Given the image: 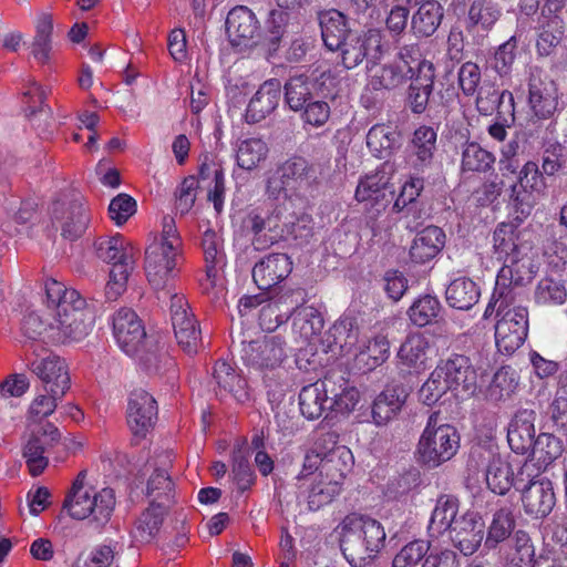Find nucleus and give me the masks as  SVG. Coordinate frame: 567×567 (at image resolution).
I'll use <instances>...</instances> for the list:
<instances>
[{
  "mask_svg": "<svg viewBox=\"0 0 567 567\" xmlns=\"http://www.w3.org/2000/svg\"><path fill=\"white\" fill-rule=\"evenodd\" d=\"M48 307L55 309V343L79 342L92 330L93 313L85 299L73 288L49 279L45 282Z\"/></svg>",
  "mask_w": 567,
  "mask_h": 567,
  "instance_id": "f257e3e1",
  "label": "nucleus"
},
{
  "mask_svg": "<svg viewBox=\"0 0 567 567\" xmlns=\"http://www.w3.org/2000/svg\"><path fill=\"white\" fill-rule=\"evenodd\" d=\"M243 363L264 373L262 380L268 395L284 392L280 373L276 372L287 359L286 341L280 336H265L261 339L241 341L239 352Z\"/></svg>",
  "mask_w": 567,
  "mask_h": 567,
  "instance_id": "f03ea898",
  "label": "nucleus"
},
{
  "mask_svg": "<svg viewBox=\"0 0 567 567\" xmlns=\"http://www.w3.org/2000/svg\"><path fill=\"white\" fill-rule=\"evenodd\" d=\"M437 421L439 412L431 413L417 444L420 461L429 467H437L450 461L460 449L457 430Z\"/></svg>",
  "mask_w": 567,
  "mask_h": 567,
  "instance_id": "7ed1b4c3",
  "label": "nucleus"
},
{
  "mask_svg": "<svg viewBox=\"0 0 567 567\" xmlns=\"http://www.w3.org/2000/svg\"><path fill=\"white\" fill-rule=\"evenodd\" d=\"M497 264L503 266L497 272L496 284L512 291L528 284L537 274L540 259L536 250H493Z\"/></svg>",
  "mask_w": 567,
  "mask_h": 567,
  "instance_id": "20e7f679",
  "label": "nucleus"
},
{
  "mask_svg": "<svg viewBox=\"0 0 567 567\" xmlns=\"http://www.w3.org/2000/svg\"><path fill=\"white\" fill-rule=\"evenodd\" d=\"M433 371L434 377L455 396L468 398L475 394L477 372L467 355L452 353L445 359H440Z\"/></svg>",
  "mask_w": 567,
  "mask_h": 567,
  "instance_id": "39448f33",
  "label": "nucleus"
},
{
  "mask_svg": "<svg viewBox=\"0 0 567 567\" xmlns=\"http://www.w3.org/2000/svg\"><path fill=\"white\" fill-rule=\"evenodd\" d=\"M115 504L114 489L105 487L93 495L89 492L73 496L66 494L62 507L73 519L82 520L91 517L97 525L104 526L111 519Z\"/></svg>",
  "mask_w": 567,
  "mask_h": 567,
  "instance_id": "423d86ee",
  "label": "nucleus"
},
{
  "mask_svg": "<svg viewBox=\"0 0 567 567\" xmlns=\"http://www.w3.org/2000/svg\"><path fill=\"white\" fill-rule=\"evenodd\" d=\"M32 352L27 355V367L42 384V389H55L68 392L71 388L69 368L63 358L53 352L32 346Z\"/></svg>",
  "mask_w": 567,
  "mask_h": 567,
  "instance_id": "0eeeda50",
  "label": "nucleus"
},
{
  "mask_svg": "<svg viewBox=\"0 0 567 567\" xmlns=\"http://www.w3.org/2000/svg\"><path fill=\"white\" fill-rule=\"evenodd\" d=\"M529 328L528 309L517 305L508 307L495 324V344L499 352L512 354L519 349Z\"/></svg>",
  "mask_w": 567,
  "mask_h": 567,
  "instance_id": "6e6552de",
  "label": "nucleus"
},
{
  "mask_svg": "<svg viewBox=\"0 0 567 567\" xmlns=\"http://www.w3.org/2000/svg\"><path fill=\"white\" fill-rule=\"evenodd\" d=\"M171 320L181 349L189 355L196 354L202 346V331L188 301L182 295L171 297Z\"/></svg>",
  "mask_w": 567,
  "mask_h": 567,
  "instance_id": "1a4fd4ad",
  "label": "nucleus"
},
{
  "mask_svg": "<svg viewBox=\"0 0 567 567\" xmlns=\"http://www.w3.org/2000/svg\"><path fill=\"white\" fill-rule=\"evenodd\" d=\"M546 188L545 179L535 162L524 164L518 174L517 183L511 186L509 204L513 206L515 219L523 221L532 212L534 195L542 194Z\"/></svg>",
  "mask_w": 567,
  "mask_h": 567,
  "instance_id": "9d476101",
  "label": "nucleus"
},
{
  "mask_svg": "<svg viewBox=\"0 0 567 567\" xmlns=\"http://www.w3.org/2000/svg\"><path fill=\"white\" fill-rule=\"evenodd\" d=\"M421 59L419 50L411 48H403L400 55L393 62L377 69L371 74L370 84L373 89H395L411 80L416 74L417 62H424Z\"/></svg>",
  "mask_w": 567,
  "mask_h": 567,
  "instance_id": "9b49d317",
  "label": "nucleus"
},
{
  "mask_svg": "<svg viewBox=\"0 0 567 567\" xmlns=\"http://www.w3.org/2000/svg\"><path fill=\"white\" fill-rule=\"evenodd\" d=\"M112 332L118 348L130 357L144 347L146 330L142 319L131 308H121L112 316Z\"/></svg>",
  "mask_w": 567,
  "mask_h": 567,
  "instance_id": "f8f14e48",
  "label": "nucleus"
},
{
  "mask_svg": "<svg viewBox=\"0 0 567 567\" xmlns=\"http://www.w3.org/2000/svg\"><path fill=\"white\" fill-rule=\"evenodd\" d=\"M226 33L233 47L247 50L259 43L261 25L252 10L237 6L227 14Z\"/></svg>",
  "mask_w": 567,
  "mask_h": 567,
  "instance_id": "ddd939ff",
  "label": "nucleus"
},
{
  "mask_svg": "<svg viewBox=\"0 0 567 567\" xmlns=\"http://www.w3.org/2000/svg\"><path fill=\"white\" fill-rule=\"evenodd\" d=\"M97 257L110 265L104 296L109 302L116 301L127 289L128 277L134 266L133 250H96Z\"/></svg>",
  "mask_w": 567,
  "mask_h": 567,
  "instance_id": "4468645a",
  "label": "nucleus"
},
{
  "mask_svg": "<svg viewBox=\"0 0 567 567\" xmlns=\"http://www.w3.org/2000/svg\"><path fill=\"white\" fill-rule=\"evenodd\" d=\"M158 406L154 396L143 389L130 393L126 409L127 425L135 437L144 439L154 427Z\"/></svg>",
  "mask_w": 567,
  "mask_h": 567,
  "instance_id": "2eb2a0df",
  "label": "nucleus"
},
{
  "mask_svg": "<svg viewBox=\"0 0 567 567\" xmlns=\"http://www.w3.org/2000/svg\"><path fill=\"white\" fill-rule=\"evenodd\" d=\"M51 215L60 225L61 236L71 243L85 233L90 223L87 209L80 198H63L54 202Z\"/></svg>",
  "mask_w": 567,
  "mask_h": 567,
  "instance_id": "dca6fc26",
  "label": "nucleus"
},
{
  "mask_svg": "<svg viewBox=\"0 0 567 567\" xmlns=\"http://www.w3.org/2000/svg\"><path fill=\"white\" fill-rule=\"evenodd\" d=\"M382 33L380 30H368L363 35L353 33L334 52L339 53L342 65L350 70L358 66L364 58L377 60L381 55Z\"/></svg>",
  "mask_w": 567,
  "mask_h": 567,
  "instance_id": "f3484780",
  "label": "nucleus"
},
{
  "mask_svg": "<svg viewBox=\"0 0 567 567\" xmlns=\"http://www.w3.org/2000/svg\"><path fill=\"white\" fill-rule=\"evenodd\" d=\"M291 271V257L276 251L255 264L252 279L260 290H268L284 281Z\"/></svg>",
  "mask_w": 567,
  "mask_h": 567,
  "instance_id": "a211bd4d",
  "label": "nucleus"
},
{
  "mask_svg": "<svg viewBox=\"0 0 567 567\" xmlns=\"http://www.w3.org/2000/svg\"><path fill=\"white\" fill-rule=\"evenodd\" d=\"M177 250H145L144 269L150 285L162 290L177 274Z\"/></svg>",
  "mask_w": 567,
  "mask_h": 567,
  "instance_id": "6ab92c4d",
  "label": "nucleus"
},
{
  "mask_svg": "<svg viewBox=\"0 0 567 567\" xmlns=\"http://www.w3.org/2000/svg\"><path fill=\"white\" fill-rule=\"evenodd\" d=\"M334 390V374H327L322 380L306 385L299 393V408L301 414L308 420H318L326 410L329 392Z\"/></svg>",
  "mask_w": 567,
  "mask_h": 567,
  "instance_id": "aec40b11",
  "label": "nucleus"
},
{
  "mask_svg": "<svg viewBox=\"0 0 567 567\" xmlns=\"http://www.w3.org/2000/svg\"><path fill=\"white\" fill-rule=\"evenodd\" d=\"M520 499L526 515L536 519L547 517L556 504L551 481L543 477L539 482L527 485L523 488Z\"/></svg>",
  "mask_w": 567,
  "mask_h": 567,
  "instance_id": "412c9836",
  "label": "nucleus"
},
{
  "mask_svg": "<svg viewBox=\"0 0 567 567\" xmlns=\"http://www.w3.org/2000/svg\"><path fill=\"white\" fill-rule=\"evenodd\" d=\"M536 412L520 409L512 417L507 427V442L516 454H526L536 443Z\"/></svg>",
  "mask_w": 567,
  "mask_h": 567,
  "instance_id": "4be33fe9",
  "label": "nucleus"
},
{
  "mask_svg": "<svg viewBox=\"0 0 567 567\" xmlns=\"http://www.w3.org/2000/svg\"><path fill=\"white\" fill-rule=\"evenodd\" d=\"M436 132L433 127H417L409 144L406 164L416 172H423L432 166L436 151Z\"/></svg>",
  "mask_w": 567,
  "mask_h": 567,
  "instance_id": "5701e85b",
  "label": "nucleus"
},
{
  "mask_svg": "<svg viewBox=\"0 0 567 567\" xmlns=\"http://www.w3.org/2000/svg\"><path fill=\"white\" fill-rule=\"evenodd\" d=\"M395 173L393 164H381L375 171L363 176L357 186L354 197L358 202H379L384 198L385 190L392 188ZM392 193V190H390Z\"/></svg>",
  "mask_w": 567,
  "mask_h": 567,
  "instance_id": "b1692460",
  "label": "nucleus"
},
{
  "mask_svg": "<svg viewBox=\"0 0 567 567\" xmlns=\"http://www.w3.org/2000/svg\"><path fill=\"white\" fill-rule=\"evenodd\" d=\"M454 546L465 556L474 554L484 538V524L473 513L458 517L456 525L449 533Z\"/></svg>",
  "mask_w": 567,
  "mask_h": 567,
  "instance_id": "393cba45",
  "label": "nucleus"
},
{
  "mask_svg": "<svg viewBox=\"0 0 567 567\" xmlns=\"http://www.w3.org/2000/svg\"><path fill=\"white\" fill-rule=\"evenodd\" d=\"M241 231L250 237L252 244L272 246L278 244L281 238H286L276 230L272 219L259 209H249L241 219Z\"/></svg>",
  "mask_w": 567,
  "mask_h": 567,
  "instance_id": "a878e982",
  "label": "nucleus"
},
{
  "mask_svg": "<svg viewBox=\"0 0 567 567\" xmlns=\"http://www.w3.org/2000/svg\"><path fill=\"white\" fill-rule=\"evenodd\" d=\"M227 266L225 250H205V276L199 279L203 295L210 300H219L225 295V285L221 277Z\"/></svg>",
  "mask_w": 567,
  "mask_h": 567,
  "instance_id": "bb28decb",
  "label": "nucleus"
},
{
  "mask_svg": "<svg viewBox=\"0 0 567 567\" xmlns=\"http://www.w3.org/2000/svg\"><path fill=\"white\" fill-rule=\"evenodd\" d=\"M213 378L217 384L216 394L220 398L231 395L239 403L249 400L246 379L225 360L215 362Z\"/></svg>",
  "mask_w": 567,
  "mask_h": 567,
  "instance_id": "cd10ccee",
  "label": "nucleus"
},
{
  "mask_svg": "<svg viewBox=\"0 0 567 567\" xmlns=\"http://www.w3.org/2000/svg\"><path fill=\"white\" fill-rule=\"evenodd\" d=\"M280 97V82L275 79L265 81L249 101L246 110L247 121L257 123L265 120L277 109Z\"/></svg>",
  "mask_w": 567,
  "mask_h": 567,
  "instance_id": "c85d7f7f",
  "label": "nucleus"
},
{
  "mask_svg": "<svg viewBox=\"0 0 567 567\" xmlns=\"http://www.w3.org/2000/svg\"><path fill=\"white\" fill-rule=\"evenodd\" d=\"M416 74L409 89V104L414 113H423L433 91L435 69L432 62H417Z\"/></svg>",
  "mask_w": 567,
  "mask_h": 567,
  "instance_id": "c756f323",
  "label": "nucleus"
},
{
  "mask_svg": "<svg viewBox=\"0 0 567 567\" xmlns=\"http://www.w3.org/2000/svg\"><path fill=\"white\" fill-rule=\"evenodd\" d=\"M529 105L538 118H549L557 111L558 89L551 80L533 79L529 83Z\"/></svg>",
  "mask_w": 567,
  "mask_h": 567,
  "instance_id": "7c9ffc66",
  "label": "nucleus"
},
{
  "mask_svg": "<svg viewBox=\"0 0 567 567\" xmlns=\"http://www.w3.org/2000/svg\"><path fill=\"white\" fill-rule=\"evenodd\" d=\"M458 499L451 495H442L437 498L427 526L429 534L439 538L445 532H451L458 518Z\"/></svg>",
  "mask_w": 567,
  "mask_h": 567,
  "instance_id": "2f4dec72",
  "label": "nucleus"
},
{
  "mask_svg": "<svg viewBox=\"0 0 567 567\" xmlns=\"http://www.w3.org/2000/svg\"><path fill=\"white\" fill-rule=\"evenodd\" d=\"M342 527L357 530L370 547V551H374L377 555L384 547V527L374 518L355 514L348 515L342 522Z\"/></svg>",
  "mask_w": 567,
  "mask_h": 567,
  "instance_id": "473e14b6",
  "label": "nucleus"
},
{
  "mask_svg": "<svg viewBox=\"0 0 567 567\" xmlns=\"http://www.w3.org/2000/svg\"><path fill=\"white\" fill-rule=\"evenodd\" d=\"M319 21L323 43L330 51H336L343 41L353 34L347 25L344 14L338 10L322 12Z\"/></svg>",
  "mask_w": 567,
  "mask_h": 567,
  "instance_id": "72a5a7b5",
  "label": "nucleus"
},
{
  "mask_svg": "<svg viewBox=\"0 0 567 567\" xmlns=\"http://www.w3.org/2000/svg\"><path fill=\"white\" fill-rule=\"evenodd\" d=\"M429 348V339L423 333L409 334L398 352L401 365L409 371L419 372L423 370L426 364Z\"/></svg>",
  "mask_w": 567,
  "mask_h": 567,
  "instance_id": "f704fd0d",
  "label": "nucleus"
},
{
  "mask_svg": "<svg viewBox=\"0 0 567 567\" xmlns=\"http://www.w3.org/2000/svg\"><path fill=\"white\" fill-rule=\"evenodd\" d=\"M354 457L347 446L338 447L320 462V477L341 486L347 475L351 472Z\"/></svg>",
  "mask_w": 567,
  "mask_h": 567,
  "instance_id": "c9c22d12",
  "label": "nucleus"
},
{
  "mask_svg": "<svg viewBox=\"0 0 567 567\" xmlns=\"http://www.w3.org/2000/svg\"><path fill=\"white\" fill-rule=\"evenodd\" d=\"M480 288L470 278H456L447 286L445 291L446 302L458 310H468L480 299Z\"/></svg>",
  "mask_w": 567,
  "mask_h": 567,
  "instance_id": "e433bc0d",
  "label": "nucleus"
},
{
  "mask_svg": "<svg viewBox=\"0 0 567 567\" xmlns=\"http://www.w3.org/2000/svg\"><path fill=\"white\" fill-rule=\"evenodd\" d=\"M341 540V550L344 558L353 567H365L370 565L378 556L370 551V547L363 542L354 529L343 528Z\"/></svg>",
  "mask_w": 567,
  "mask_h": 567,
  "instance_id": "4c0bfd02",
  "label": "nucleus"
},
{
  "mask_svg": "<svg viewBox=\"0 0 567 567\" xmlns=\"http://www.w3.org/2000/svg\"><path fill=\"white\" fill-rule=\"evenodd\" d=\"M402 393L396 388H386L374 399L371 413L377 425L386 424L401 411L405 402Z\"/></svg>",
  "mask_w": 567,
  "mask_h": 567,
  "instance_id": "58836bf2",
  "label": "nucleus"
},
{
  "mask_svg": "<svg viewBox=\"0 0 567 567\" xmlns=\"http://www.w3.org/2000/svg\"><path fill=\"white\" fill-rule=\"evenodd\" d=\"M292 331L303 340H310L318 336L323 328V318L318 309L312 306L291 308Z\"/></svg>",
  "mask_w": 567,
  "mask_h": 567,
  "instance_id": "ea45409f",
  "label": "nucleus"
},
{
  "mask_svg": "<svg viewBox=\"0 0 567 567\" xmlns=\"http://www.w3.org/2000/svg\"><path fill=\"white\" fill-rule=\"evenodd\" d=\"M485 480L494 494L505 495L514 485V471L507 461L493 456L487 464Z\"/></svg>",
  "mask_w": 567,
  "mask_h": 567,
  "instance_id": "a19ab883",
  "label": "nucleus"
},
{
  "mask_svg": "<svg viewBox=\"0 0 567 567\" xmlns=\"http://www.w3.org/2000/svg\"><path fill=\"white\" fill-rule=\"evenodd\" d=\"M502 16L499 7L492 0H475L468 10L470 31H488Z\"/></svg>",
  "mask_w": 567,
  "mask_h": 567,
  "instance_id": "79ce46f5",
  "label": "nucleus"
},
{
  "mask_svg": "<svg viewBox=\"0 0 567 567\" xmlns=\"http://www.w3.org/2000/svg\"><path fill=\"white\" fill-rule=\"evenodd\" d=\"M515 526L516 522L512 506H504L497 509L487 530L485 538L486 548H496L499 543L511 536Z\"/></svg>",
  "mask_w": 567,
  "mask_h": 567,
  "instance_id": "37998d69",
  "label": "nucleus"
},
{
  "mask_svg": "<svg viewBox=\"0 0 567 567\" xmlns=\"http://www.w3.org/2000/svg\"><path fill=\"white\" fill-rule=\"evenodd\" d=\"M443 10L437 1L423 2L412 17V29L421 37L432 35L441 23Z\"/></svg>",
  "mask_w": 567,
  "mask_h": 567,
  "instance_id": "c03bdc74",
  "label": "nucleus"
},
{
  "mask_svg": "<svg viewBox=\"0 0 567 567\" xmlns=\"http://www.w3.org/2000/svg\"><path fill=\"white\" fill-rule=\"evenodd\" d=\"M329 410L340 414L352 412L360 401V392L347 379L334 375V390L329 392Z\"/></svg>",
  "mask_w": 567,
  "mask_h": 567,
  "instance_id": "a18cd8bd",
  "label": "nucleus"
},
{
  "mask_svg": "<svg viewBox=\"0 0 567 567\" xmlns=\"http://www.w3.org/2000/svg\"><path fill=\"white\" fill-rule=\"evenodd\" d=\"M532 458L535 460L545 471L565 451L561 439L550 433H540L536 437V443L532 447Z\"/></svg>",
  "mask_w": 567,
  "mask_h": 567,
  "instance_id": "49530a36",
  "label": "nucleus"
},
{
  "mask_svg": "<svg viewBox=\"0 0 567 567\" xmlns=\"http://www.w3.org/2000/svg\"><path fill=\"white\" fill-rule=\"evenodd\" d=\"M65 394L62 390L42 389V393L37 394L29 405L28 420L38 423L50 416Z\"/></svg>",
  "mask_w": 567,
  "mask_h": 567,
  "instance_id": "de8ad7c7",
  "label": "nucleus"
},
{
  "mask_svg": "<svg viewBox=\"0 0 567 567\" xmlns=\"http://www.w3.org/2000/svg\"><path fill=\"white\" fill-rule=\"evenodd\" d=\"M268 151V145L264 140L245 138L237 144V164L244 169H252L266 159Z\"/></svg>",
  "mask_w": 567,
  "mask_h": 567,
  "instance_id": "09e8293b",
  "label": "nucleus"
},
{
  "mask_svg": "<svg viewBox=\"0 0 567 567\" xmlns=\"http://www.w3.org/2000/svg\"><path fill=\"white\" fill-rule=\"evenodd\" d=\"M281 299H269L261 306L258 320L264 331L272 332L290 318L291 307L282 302Z\"/></svg>",
  "mask_w": 567,
  "mask_h": 567,
  "instance_id": "8fccbe9b",
  "label": "nucleus"
},
{
  "mask_svg": "<svg viewBox=\"0 0 567 567\" xmlns=\"http://www.w3.org/2000/svg\"><path fill=\"white\" fill-rule=\"evenodd\" d=\"M566 300L567 290L561 281L545 277L536 285L534 291V301L536 305L556 307L565 303Z\"/></svg>",
  "mask_w": 567,
  "mask_h": 567,
  "instance_id": "3c124183",
  "label": "nucleus"
},
{
  "mask_svg": "<svg viewBox=\"0 0 567 567\" xmlns=\"http://www.w3.org/2000/svg\"><path fill=\"white\" fill-rule=\"evenodd\" d=\"M22 456L31 476L37 477L43 473L49 465L45 456V446L42 437L32 433L22 447Z\"/></svg>",
  "mask_w": 567,
  "mask_h": 567,
  "instance_id": "603ef678",
  "label": "nucleus"
},
{
  "mask_svg": "<svg viewBox=\"0 0 567 567\" xmlns=\"http://www.w3.org/2000/svg\"><path fill=\"white\" fill-rule=\"evenodd\" d=\"M441 309V302L436 297L425 295L412 303L408 310V315L414 326L425 327L436 320Z\"/></svg>",
  "mask_w": 567,
  "mask_h": 567,
  "instance_id": "864d4df0",
  "label": "nucleus"
},
{
  "mask_svg": "<svg viewBox=\"0 0 567 567\" xmlns=\"http://www.w3.org/2000/svg\"><path fill=\"white\" fill-rule=\"evenodd\" d=\"M398 140L395 130L384 124L372 126L367 134V145L377 157H385L393 150Z\"/></svg>",
  "mask_w": 567,
  "mask_h": 567,
  "instance_id": "5fc2aeb1",
  "label": "nucleus"
},
{
  "mask_svg": "<svg viewBox=\"0 0 567 567\" xmlns=\"http://www.w3.org/2000/svg\"><path fill=\"white\" fill-rule=\"evenodd\" d=\"M341 492V486L330 482L324 477L315 481L308 488L306 501L308 509L317 512L330 504Z\"/></svg>",
  "mask_w": 567,
  "mask_h": 567,
  "instance_id": "6e6d98bb",
  "label": "nucleus"
},
{
  "mask_svg": "<svg viewBox=\"0 0 567 567\" xmlns=\"http://www.w3.org/2000/svg\"><path fill=\"white\" fill-rule=\"evenodd\" d=\"M311 87L312 83L308 78L303 75L291 78L285 85V96L289 107L293 111H301L311 102Z\"/></svg>",
  "mask_w": 567,
  "mask_h": 567,
  "instance_id": "4d7b16f0",
  "label": "nucleus"
},
{
  "mask_svg": "<svg viewBox=\"0 0 567 567\" xmlns=\"http://www.w3.org/2000/svg\"><path fill=\"white\" fill-rule=\"evenodd\" d=\"M21 331L22 334L31 341L55 343L54 326L47 324L35 312H30L24 316L21 323Z\"/></svg>",
  "mask_w": 567,
  "mask_h": 567,
  "instance_id": "13d9d810",
  "label": "nucleus"
},
{
  "mask_svg": "<svg viewBox=\"0 0 567 567\" xmlns=\"http://www.w3.org/2000/svg\"><path fill=\"white\" fill-rule=\"evenodd\" d=\"M493 250H456V258L460 259L464 272H483L497 266L496 257L491 255Z\"/></svg>",
  "mask_w": 567,
  "mask_h": 567,
  "instance_id": "bf43d9fd",
  "label": "nucleus"
},
{
  "mask_svg": "<svg viewBox=\"0 0 567 567\" xmlns=\"http://www.w3.org/2000/svg\"><path fill=\"white\" fill-rule=\"evenodd\" d=\"M174 482L165 470L156 468L150 476L146 485V495L153 497V502L171 503L174 501Z\"/></svg>",
  "mask_w": 567,
  "mask_h": 567,
  "instance_id": "052dcab7",
  "label": "nucleus"
},
{
  "mask_svg": "<svg viewBox=\"0 0 567 567\" xmlns=\"http://www.w3.org/2000/svg\"><path fill=\"white\" fill-rule=\"evenodd\" d=\"M494 162L495 156L477 143H468L463 150L462 167L464 171L485 172L492 168Z\"/></svg>",
  "mask_w": 567,
  "mask_h": 567,
  "instance_id": "680f3d73",
  "label": "nucleus"
},
{
  "mask_svg": "<svg viewBox=\"0 0 567 567\" xmlns=\"http://www.w3.org/2000/svg\"><path fill=\"white\" fill-rule=\"evenodd\" d=\"M390 354V342L384 336H377L369 340L368 344L360 351L358 359L372 370L381 365Z\"/></svg>",
  "mask_w": 567,
  "mask_h": 567,
  "instance_id": "e2e57ef3",
  "label": "nucleus"
},
{
  "mask_svg": "<svg viewBox=\"0 0 567 567\" xmlns=\"http://www.w3.org/2000/svg\"><path fill=\"white\" fill-rule=\"evenodd\" d=\"M517 382L513 373L502 368L493 377L487 389V396L494 402L505 401L516 390Z\"/></svg>",
  "mask_w": 567,
  "mask_h": 567,
  "instance_id": "0e129e2a",
  "label": "nucleus"
},
{
  "mask_svg": "<svg viewBox=\"0 0 567 567\" xmlns=\"http://www.w3.org/2000/svg\"><path fill=\"white\" fill-rule=\"evenodd\" d=\"M563 39V30L560 25V21L555 17L544 28L536 40V52L539 56H548L554 53L555 49L558 47Z\"/></svg>",
  "mask_w": 567,
  "mask_h": 567,
  "instance_id": "69168bd1",
  "label": "nucleus"
},
{
  "mask_svg": "<svg viewBox=\"0 0 567 567\" xmlns=\"http://www.w3.org/2000/svg\"><path fill=\"white\" fill-rule=\"evenodd\" d=\"M430 550L429 543L416 539L406 544L393 558V567H415Z\"/></svg>",
  "mask_w": 567,
  "mask_h": 567,
  "instance_id": "338daca9",
  "label": "nucleus"
},
{
  "mask_svg": "<svg viewBox=\"0 0 567 567\" xmlns=\"http://www.w3.org/2000/svg\"><path fill=\"white\" fill-rule=\"evenodd\" d=\"M114 558L115 551L111 546L100 545L90 553H81L72 567H111Z\"/></svg>",
  "mask_w": 567,
  "mask_h": 567,
  "instance_id": "774afa93",
  "label": "nucleus"
}]
</instances>
